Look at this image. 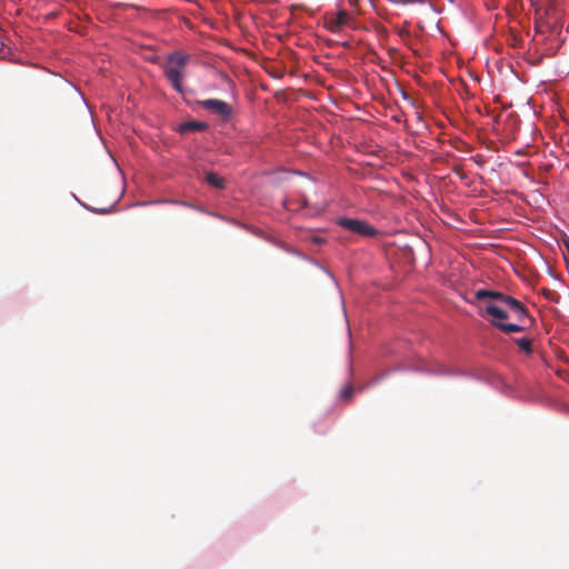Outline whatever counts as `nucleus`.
I'll use <instances>...</instances> for the list:
<instances>
[{
  "mask_svg": "<svg viewBox=\"0 0 569 569\" xmlns=\"http://www.w3.org/2000/svg\"><path fill=\"white\" fill-rule=\"evenodd\" d=\"M189 60V54L181 51H174L167 57V61L163 67L166 78L172 88L179 93H183L182 80L184 77V69Z\"/></svg>",
  "mask_w": 569,
  "mask_h": 569,
  "instance_id": "f257e3e1",
  "label": "nucleus"
},
{
  "mask_svg": "<svg viewBox=\"0 0 569 569\" xmlns=\"http://www.w3.org/2000/svg\"><path fill=\"white\" fill-rule=\"evenodd\" d=\"M486 312L492 317V320H491L492 326L497 327L505 333L521 332L526 328L525 325L501 322L500 320L508 319L510 317V315L507 310L497 306L493 302H488L486 305Z\"/></svg>",
  "mask_w": 569,
  "mask_h": 569,
  "instance_id": "f03ea898",
  "label": "nucleus"
},
{
  "mask_svg": "<svg viewBox=\"0 0 569 569\" xmlns=\"http://www.w3.org/2000/svg\"><path fill=\"white\" fill-rule=\"evenodd\" d=\"M337 223L338 226L362 237H376L378 234V230L376 228L362 220L340 218Z\"/></svg>",
  "mask_w": 569,
  "mask_h": 569,
  "instance_id": "7ed1b4c3",
  "label": "nucleus"
},
{
  "mask_svg": "<svg viewBox=\"0 0 569 569\" xmlns=\"http://www.w3.org/2000/svg\"><path fill=\"white\" fill-rule=\"evenodd\" d=\"M198 104L211 113L220 117L222 120H229L233 113L232 107L226 101L219 99L201 100L198 101Z\"/></svg>",
  "mask_w": 569,
  "mask_h": 569,
  "instance_id": "20e7f679",
  "label": "nucleus"
},
{
  "mask_svg": "<svg viewBox=\"0 0 569 569\" xmlns=\"http://www.w3.org/2000/svg\"><path fill=\"white\" fill-rule=\"evenodd\" d=\"M503 305L508 309V312L511 313L518 322H520L519 325L525 323L528 318V312L526 307L519 300L508 296Z\"/></svg>",
  "mask_w": 569,
  "mask_h": 569,
  "instance_id": "39448f33",
  "label": "nucleus"
},
{
  "mask_svg": "<svg viewBox=\"0 0 569 569\" xmlns=\"http://www.w3.org/2000/svg\"><path fill=\"white\" fill-rule=\"evenodd\" d=\"M552 13L553 8L551 6L536 8V26L540 32H543L545 29H550L548 19Z\"/></svg>",
  "mask_w": 569,
  "mask_h": 569,
  "instance_id": "423d86ee",
  "label": "nucleus"
},
{
  "mask_svg": "<svg viewBox=\"0 0 569 569\" xmlns=\"http://www.w3.org/2000/svg\"><path fill=\"white\" fill-rule=\"evenodd\" d=\"M350 20V14L340 10L335 19L328 22V28L330 31L336 32L340 30L342 27L347 26Z\"/></svg>",
  "mask_w": 569,
  "mask_h": 569,
  "instance_id": "0eeeda50",
  "label": "nucleus"
},
{
  "mask_svg": "<svg viewBox=\"0 0 569 569\" xmlns=\"http://www.w3.org/2000/svg\"><path fill=\"white\" fill-rule=\"evenodd\" d=\"M475 297L477 300H483L486 298L495 299L500 301L502 305L505 303L506 298H508V296L502 292L486 289L477 290L475 292Z\"/></svg>",
  "mask_w": 569,
  "mask_h": 569,
  "instance_id": "6e6552de",
  "label": "nucleus"
},
{
  "mask_svg": "<svg viewBox=\"0 0 569 569\" xmlns=\"http://www.w3.org/2000/svg\"><path fill=\"white\" fill-rule=\"evenodd\" d=\"M208 129V124L203 121H188L179 126V132L184 134L193 131H204Z\"/></svg>",
  "mask_w": 569,
  "mask_h": 569,
  "instance_id": "1a4fd4ad",
  "label": "nucleus"
},
{
  "mask_svg": "<svg viewBox=\"0 0 569 569\" xmlns=\"http://www.w3.org/2000/svg\"><path fill=\"white\" fill-rule=\"evenodd\" d=\"M206 181L208 182V184L217 188V189H223L224 188V181L222 178H220L217 173L214 172H208L206 174Z\"/></svg>",
  "mask_w": 569,
  "mask_h": 569,
  "instance_id": "9d476101",
  "label": "nucleus"
},
{
  "mask_svg": "<svg viewBox=\"0 0 569 569\" xmlns=\"http://www.w3.org/2000/svg\"><path fill=\"white\" fill-rule=\"evenodd\" d=\"M517 345L519 346V348L521 350H523L526 353H531L532 351V348H531V340L528 339V338H521L519 340H517Z\"/></svg>",
  "mask_w": 569,
  "mask_h": 569,
  "instance_id": "9b49d317",
  "label": "nucleus"
},
{
  "mask_svg": "<svg viewBox=\"0 0 569 569\" xmlns=\"http://www.w3.org/2000/svg\"><path fill=\"white\" fill-rule=\"evenodd\" d=\"M352 393H353V388H352V386H347V387H345V389L342 390V397H343L345 399H349V398H351Z\"/></svg>",
  "mask_w": 569,
  "mask_h": 569,
  "instance_id": "f8f14e48",
  "label": "nucleus"
},
{
  "mask_svg": "<svg viewBox=\"0 0 569 569\" xmlns=\"http://www.w3.org/2000/svg\"><path fill=\"white\" fill-rule=\"evenodd\" d=\"M563 246H565L567 252L569 253V238L563 239Z\"/></svg>",
  "mask_w": 569,
  "mask_h": 569,
  "instance_id": "ddd939ff",
  "label": "nucleus"
},
{
  "mask_svg": "<svg viewBox=\"0 0 569 569\" xmlns=\"http://www.w3.org/2000/svg\"><path fill=\"white\" fill-rule=\"evenodd\" d=\"M312 241H313L315 243H320V242H322L323 240H322L321 238H319V237H313V238H312Z\"/></svg>",
  "mask_w": 569,
  "mask_h": 569,
  "instance_id": "4468645a",
  "label": "nucleus"
},
{
  "mask_svg": "<svg viewBox=\"0 0 569 569\" xmlns=\"http://www.w3.org/2000/svg\"><path fill=\"white\" fill-rule=\"evenodd\" d=\"M99 212H101V213H106V212H108V210H107V209H102V210H100Z\"/></svg>",
  "mask_w": 569,
  "mask_h": 569,
  "instance_id": "2eb2a0df",
  "label": "nucleus"
}]
</instances>
